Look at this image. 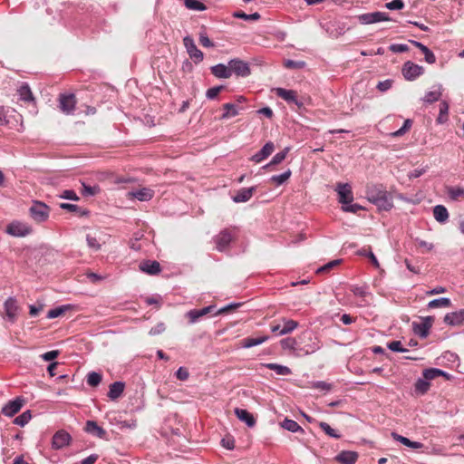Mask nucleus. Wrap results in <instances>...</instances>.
<instances>
[{
    "label": "nucleus",
    "mask_w": 464,
    "mask_h": 464,
    "mask_svg": "<svg viewBox=\"0 0 464 464\" xmlns=\"http://www.w3.org/2000/svg\"><path fill=\"white\" fill-rule=\"evenodd\" d=\"M228 65L230 66L231 75L234 73L237 77L246 78L251 74L249 63L241 59H231L228 62Z\"/></svg>",
    "instance_id": "obj_2"
},
{
    "label": "nucleus",
    "mask_w": 464,
    "mask_h": 464,
    "mask_svg": "<svg viewBox=\"0 0 464 464\" xmlns=\"http://www.w3.org/2000/svg\"><path fill=\"white\" fill-rule=\"evenodd\" d=\"M86 242H87L89 248H91L93 251L100 250V248L102 246L100 241L96 238V237L92 236L91 234H88L86 236Z\"/></svg>",
    "instance_id": "obj_49"
},
{
    "label": "nucleus",
    "mask_w": 464,
    "mask_h": 464,
    "mask_svg": "<svg viewBox=\"0 0 464 464\" xmlns=\"http://www.w3.org/2000/svg\"><path fill=\"white\" fill-rule=\"evenodd\" d=\"M402 75L408 81H413L423 73L422 66L412 62H406L402 66Z\"/></svg>",
    "instance_id": "obj_7"
},
{
    "label": "nucleus",
    "mask_w": 464,
    "mask_h": 464,
    "mask_svg": "<svg viewBox=\"0 0 464 464\" xmlns=\"http://www.w3.org/2000/svg\"><path fill=\"white\" fill-rule=\"evenodd\" d=\"M385 7L389 10H401L404 7L403 0H392L385 4Z\"/></svg>",
    "instance_id": "obj_59"
},
{
    "label": "nucleus",
    "mask_w": 464,
    "mask_h": 464,
    "mask_svg": "<svg viewBox=\"0 0 464 464\" xmlns=\"http://www.w3.org/2000/svg\"><path fill=\"white\" fill-rule=\"evenodd\" d=\"M434 322L433 316H425L421 317V321L420 323L413 322L412 323V330L415 334L424 339L428 337L430 334V330L432 327Z\"/></svg>",
    "instance_id": "obj_3"
},
{
    "label": "nucleus",
    "mask_w": 464,
    "mask_h": 464,
    "mask_svg": "<svg viewBox=\"0 0 464 464\" xmlns=\"http://www.w3.org/2000/svg\"><path fill=\"white\" fill-rule=\"evenodd\" d=\"M280 345L284 350L296 351L297 342L295 338L287 337L280 341Z\"/></svg>",
    "instance_id": "obj_42"
},
{
    "label": "nucleus",
    "mask_w": 464,
    "mask_h": 464,
    "mask_svg": "<svg viewBox=\"0 0 464 464\" xmlns=\"http://www.w3.org/2000/svg\"><path fill=\"white\" fill-rule=\"evenodd\" d=\"M125 388V383L123 382H114L110 385L108 397L111 400H117L121 396Z\"/></svg>",
    "instance_id": "obj_24"
},
{
    "label": "nucleus",
    "mask_w": 464,
    "mask_h": 464,
    "mask_svg": "<svg viewBox=\"0 0 464 464\" xmlns=\"http://www.w3.org/2000/svg\"><path fill=\"white\" fill-rule=\"evenodd\" d=\"M449 113V103L446 101H442L440 103V113L437 119L438 123L441 124L447 121Z\"/></svg>",
    "instance_id": "obj_41"
},
{
    "label": "nucleus",
    "mask_w": 464,
    "mask_h": 464,
    "mask_svg": "<svg viewBox=\"0 0 464 464\" xmlns=\"http://www.w3.org/2000/svg\"><path fill=\"white\" fill-rule=\"evenodd\" d=\"M292 171L288 169L285 172L279 175H274L270 178V181L275 183L277 186L284 184L290 177Z\"/></svg>",
    "instance_id": "obj_40"
},
{
    "label": "nucleus",
    "mask_w": 464,
    "mask_h": 464,
    "mask_svg": "<svg viewBox=\"0 0 464 464\" xmlns=\"http://www.w3.org/2000/svg\"><path fill=\"white\" fill-rule=\"evenodd\" d=\"M223 110L225 111L221 116V119H228L231 117H235L239 113L238 108L233 103H225L223 105Z\"/></svg>",
    "instance_id": "obj_37"
},
{
    "label": "nucleus",
    "mask_w": 464,
    "mask_h": 464,
    "mask_svg": "<svg viewBox=\"0 0 464 464\" xmlns=\"http://www.w3.org/2000/svg\"><path fill=\"white\" fill-rule=\"evenodd\" d=\"M183 44L186 48V51L190 57L194 61L195 63H199L204 59L203 53L197 47L193 38L189 35H187L183 38Z\"/></svg>",
    "instance_id": "obj_4"
},
{
    "label": "nucleus",
    "mask_w": 464,
    "mask_h": 464,
    "mask_svg": "<svg viewBox=\"0 0 464 464\" xmlns=\"http://www.w3.org/2000/svg\"><path fill=\"white\" fill-rule=\"evenodd\" d=\"M362 209H363V208L357 203H345L342 205V210L344 212L357 213Z\"/></svg>",
    "instance_id": "obj_52"
},
{
    "label": "nucleus",
    "mask_w": 464,
    "mask_h": 464,
    "mask_svg": "<svg viewBox=\"0 0 464 464\" xmlns=\"http://www.w3.org/2000/svg\"><path fill=\"white\" fill-rule=\"evenodd\" d=\"M290 150L289 147H285L283 150L277 152L271 160L269 163L264 166V169H268L273 165H277L281 163L286 158L288 152Z\"/></svg>",
    "instance_id": "obj_34"
},
{
    "label": "nucleus",
    "mask_w": 464,
    "mask_h": 464,
    "mask_svg": "<svg viewBox=\"0 0 464 464\" xmlns=\"http://www.w3.org/2000/svg\"><path fill=\"white\" fill-rule=\"evenodd\" d=\"M276 93L278 97L285 100L287 103H294L298 108H301L304 106V102L302 101L298 100V98L296 96V92L293 90L277 88V89H276Z\"/></svg>",
    "instance_id": "obj_13"
},
{
    "label": "nucleus",
    "mask_w": 464,
    "mask_h": 464,
    "mask_svg": "<svg viewBox=\"0 0 464 464\" xmlns=\"http://www.w3.org/2000/svg\"><path fill=\"white\" fill-rule=\"evenodd\" d=\"M387 191L377 187V186H372L367 188L366 194L367 198L370 202L373 204V199L376 198H382V194H386Z\"/></svg>",
    "instance_id": "obj_36"
},
{
    "label": "nucleus",
    "mask_w": 464,
    "mask_h": 464,
    "mask_svg": "<svg viewBox=\"0 0 464 464\" xmlns=\"http://www.w3.org/2000/svg\"><path fill=\"white\" fill-rule=\"evenodd\" d=\"M4 309L7 320L14 324L16 321L19 309L16 299L13 296L8 297L4 304Z\"/></svg>",
    "instance_id": "obj_12"
},
{
    "label": "nucleus",
    "mask_w": 464,
    "mask_h": 464,
    "mask_svg": "<svg viewBox=\"0 0 464 464\" xmlns=\"http://www.w3.org/2000/svg\"><path fill=\"white\" fill-rule=\"evenodd\" d=\"M388 349L396 353H406L407 349L403 348L401 341H392L387 343Z\"/></svg>",
    "instance_id": "obj_56"
},
{
    "label": "nucleus",
    "mask_w": 464,
    "mask_h": 464,
    "mask_svg": "<svg viewBox=\"0 0 464 464\" xmlns=\"http://www.w3.org/2000/svg\"><path fill=\"white\" fill-rule=\"evenodd\" d=\"M31 227L25 223L14 221L11 222L5 229V232L13 237H22L31 233Z\"/></svg>",
    "instance_id": "obj_6"
},
{
    "label": "nucleus",
    "mask_w": 464,
    "mask_h": 464,
    "mask_svg": "<svg viewBox=\"0 0 464 464\" xmlns=\"http://www.w3.org/2000/svg\"><path fill=\"white\" fill-rule=\"evenodd\" d=\"M450 305L451 301L448 297L436 298L428 303L429 309H434L439 307H450Z\"/></svg>",
    "instance_id": "obj_35"
},
{
    "label": "nucleus",
    "mask_w": 464,
    "mask_h": 464,
    "mask_svg": "<svg viewBox=\"0 0 464 464\" xmlns=\"http://www.w3.org/2000/svg\"><path fill=\"white\" fill-rule=\"evenodd\" d=\"M256 190V187L253 186L250 188H243L237 191L236 195L233 196L232 199L236 203H242L248 201L254 192Z\"/></svg>",
    "instance_id": "obj_19"
},
{
    "label": "nucleus",
    "mask_w": 464,
    "mask_h": 464,
    "mask_svg": "<svg viewBox=\"0 0 464 464\" xmlns=\"http://www.w3.org/2000/svg\"><path fill=\"white\" fill-rule=\"evenodd\" d=\"M199 43L202 46L211 48L214 47V43L208 38L206 32L199 33Z\"/></svg>",
    "instance_id": "obj_58"
},
{
    "label": "nucleus",
    "mask_w": 464,
    "mask_h": 464,
    "mask_svg": "<svg viewBox=\"0 0 464 464\" xmlns=\"http://www.w3.org/2000/svg\"><path fill=\"white\" fill-rule=\"evenodd\" d=\"M447 192L452 200H457L459 198L464 197V188L461 187H450L448 188Z\"/></svg>",
    "instance_id": "obj_45"
},
{
    "label": "nucleus",
    "mask_w": 464,
    "mask_h": 464,
    "mask_svg": "<svg viewBox=\"0 0 464 464\" xmlns=\"http://www.w3.org/2000/svg\"><path fill=\"white\" fill-rule=\"evenodd\" d=\"M184 5L188 10L193 11H205L207 9L206 5L199 0H184Z\"/></svg>",
    "instance_id": "obj_38"
},
{
    "label": "nucleus",
    "mask_w": 464,
    "mask_h": 464,
    "mask_svg": "<svg viewBox=\"0 0 464 464\" xmlns=\"http://www.w3.org/2000/svg\"><path fill=\"white\" fill-rule=\"evenodd\" d=\"M338 194V201L339 203H352L353 200V195L352 187L349 183H338L335 188Z\"/></svg>",
    "instance_id": "obj_9"
},
{
    "label": "nucleus",
    "mask_w": 464,
    "mask_h": 464,
    "mask_svg": "<svg viewBox=\"0 0 464 464\" xmlns=\"http://www.w3.org/2000/svg\"><path fill=\"white\" fill-rule=\"evenodd\" d=\"M31 418H32L31 411H25L14 420V423L20 427H24L30 421Z\"/></svg>",
    "instance_id": "obj_44"
},
{
    "label": "nucleus",
    "mask_w": 464,
    "mask_h": 464,
    "mask_svg": "<svg viewBox=\"0 0 464 464\" xmlns=\"http://www.w3.org/2000/svg\"><path fill=\"white\" fill-rule=\"evenodd\" d=\"M340 263H341L340 259H335V260L330 261L327 264H325L324 266L318 267L316 269V273L320 274V273L328 272L331 269H333L334 267H335L337 265H339Z\"/></svg>",
    "instance_id": "obj_54"
},
{
    "label": "nucleus",
    "mask_w": 464,
    "mask_h": 464,
    "mask_svg": "<svg viewBox=\"0 0 464 464\" xmlns=\"http://www.w3.org/2000/svg\"><path fill=\"white\" fill-rule=\"evenodd\" d=\"M414 387H415V392L417 393L424 394L429 391V389L430 387V383L424 377H423V379L419 378L416 381Z\"/></svg>",
    "instance_id": "obj_39"
},
{
    "label": "nucleus",
    "mask_w": 464,
    "mask_h": 464,
    "mask_svg": "<svg viewBox=\"0 0 464 464\" xmlns=\"http://www.w3.org/2000/svg\"><path fill=\"white\" fill-rule=\"evenodd\" d=\"M444 323L450 326L462 324L464 323V309L446 314Z\"/></svg>",
    "instance_id": "obj_16"
},
{
    "label": "nucleus",
    "mask_w": 464,
    "mask_h": 464,
    "mask_svg": "<svg viewBox=\"0 0 464 464\" xmlns=\"http://www.w3.org/2000/svg\"><path fill=\"white\" fill-rule=\"evenodd\" d=\"M161 271L160 265L158 261L147 260V274L158 275Z\"/></svg>",
    "instance_id": "obj_48"
},
{
    "label": "nucleus",
    "mask_w": 464,
    "mask_h": 464,
    "mask_svg": "<svg viewBox=\"0 0 464 464\" xmlns=\"http://www.w3.org/2000/svg\"><path fill=\"white\" fill-rule=\"evenodd\" d=\"M266 368L274 371L277 375H289L291 370L287 366L281 365L278 363L269 362L263 364Z\"/></svg>",
    "instance_id": "obj_33"
},
{
    "label": "nucleus",
    "mask_w": 464,
    "mask_h": 464,
    "mask_svg": "<svg viewBox=\"0 0 464 464\" xmlns=\"http://www.w3.org/2000/svg\"><path fill=\"white\" fill-rule=\"evenodd\" d=\"M441 95H442V86L440 84H439L437 86L436 90L427 92L422 100L424 102L432 103L434 102L439 101L440 99Z\"/></svg>",
    "instance_id": "obj_31"
},
{
    "label": "nucleus",
    "mask_w": 464,
    "mask_h": 464,
    "mask_svg": "<svg viewBox=\"0 0 464 464\" xmlns=\"http://www.w3.org/2000/svg\"><path fill=\"white\" fill-rule=\"evenodd\" d=\"M82 193L84 196H94L99 190L98 187H96V186L92 187V186L87 185L84 182H82Z\"/></svg>",
    "instance_id": "obj_57"
},
{
    "label": "nucleus",
    "mask_w": 464,
    "mask_h": 464,
    "mask_svg": "<svg viewBox=\"0 0 464 464\" xmlns=\"http://www.w3.org/2000/svg\"><path fill=\"white\" fill-rule=\"evenodd\" d=\"M30 215L38 223L44 222L49 218V207L40 201H35L29 208Z\"/></svg>",
    "instance_id": "obj_1"
},
{
    "label": "nucleus",
    "mask_w": 464,
    "mask_h": 464,
    "mask_svg": "<svg viewBox=\"0 0 464 464\" xmlns=\"http://www.w3.org/2000/svg\"><path fill=\"white\" fill-rule=\"evenodd\" d=\"M84 430L97 438L104 439L106 437V430L99 426L94 420H87Z\"/></svg>",
    "instance_id": "obj_21"
},
{
    "label": "nucleus",
    "mask_w": 464,
    "mask_h": 464,
    "mask_svg": "<svg viewBox=\"0 0 464 464\" xmlns=\"http://www.w3.org/2000/svg\"><path fill=\"white\" fill-rule=\"evenodd\" d=\"M433 216L439 223H445L449 219L448 209L443 205H437L433 208Z\"/></svg>",
    "instance_id": "obj_27"
},
{
    "label": "nucleus",
    "mask_w": 464,
    "mask_h": 464,
    "mask_svg": "<svg viewBox=\"0 0 464 464\" xmlns=\"http://www.w3.org/2000/svg\"><path fill=\"white\" fill-rule=\"evenodd\" d=\"M281 427L291 432H304L303 428L294 420L285 418L281 423Z\"/></svg>",
    "instance_id": "obj_32"
},
{
    "label": "nucleus",
    "mask_w": 464,
    "mask_h": 464,
    "mask_svg": "<svg viewBox=\"0 0 464 464\" xmlns=\"http://www.w3.org/2000/svg\"><path fill=\"white\" fill-rule=\"evenodd\" d=\"M308 335V339L310 341L309 343L304 344L299 350L303 352L304 354H311L318 351L322 347L321 341L317 336L313 335L311 333H304V335Z\"/></svg>",
    "instance_id": "obj_15"
},
{
    "label": "nucleus",
    "mask_w": 464,
    "mask_h": 464,
    "mask_svg": "<svg viewBox=\"0 0 464 464\" xmlns=\"http://www.w3.org/2000/svg\"><path fill=\"white\" fill-rule=\"evenodd\" d=\"M389 49L393 53H405L409 51V47L405 44H392L389 46Z\"/></svg>",
    "instance_id": "obj_62"
},
{
    "label": "nucleus",
    "mask_w": 464,
    "mask_h": 464,
    "mask_svg": "<svg viewBox=\"0 0 464 464\" xmlns=\"http://www.w3.org/2000/svg\"><path fill=\"white\" fill-rule=\"evenodd\" d=\"M358 453L353 450H342L334 459L341 464H354L358 459Z\"/></svg>",
    "instance_id": "obj_18"
},
{
    "label": "nucleus",
    "mask_w": 464,
    "mask_h": 464,
    "mask_svg": "<svg viewBox=\"0 0 464 464\" xmlns=\"http://www.w3.org/2000/svg\"><path fill=\"white\" fill-rule=\"evenodd\" d=\"M358 253L361 256H370V260L372 261V265L375 267H379V262L370 248H362V249L359 250Z\"/></svg>",
    "instance_id": "obj_55"
},
{
    "label": "nucleus",
    "mask_w": 464,
    "mask_h": 464,
    "mask_svg": "<svg viewBox=\"0 0 464 464\" xmlns=\"http://www.w3.org/2000/svg\"><path fill=\"white\" fill-rule=\"evenodd\" d=\"M306 63L304 61H294L288 59L284 62V66L287 69H303Z\"/></svg>",
    "instance_id": "obj_50"
},
{
    "label": "nucleus",
    "mask_w": 464,
    "mask_h": 464,
    "mask_svg": "<svg viewBox=\"0 0 464 464\" xmlns=\"http://www.w3.org/2000/svg\"><path fill=\"white\" fill-rule=\"evenodd\" d=\"M319 427L331 438L339 439L341 434L333 429L328 423L321 421Z\"/></svg>",
    "instance_id": "obj_46"
},
{
    "label": "nucleus",
    "mask_w": 464,
    "mask_h": 464,
    "mask_svg": "<svg viewBox=\"0 0 464 464\" xmlns=\"http://www.w3.org/2000/svg\"><path fill=\"white\" fill-rule=\"evenodd\" d=\"M392 437L396 440L403 444L404 446L414 449V450H420L423 447V444L419 441H412L409 440L406 437H403L396 432L392 433Z\"/></svg>",
    "instance_id": "obj_26"
},
{
    "label": "nucleus",
    "mask_w": 464,
    "mask_h": 464,
    "mask_svg": "<svg viewBox=\"0 0 464 464\" xmlns=\"http://www.w3.org/2000/svg\"><path fill=\"white\" fill-rule=\"evenodd\" d=\"M282 322H283V326H282V329L280 330V332H278V335L288 334L292 333L293 331H295L298 327V322H296V321L283 318Z\"/></svg>",
    "instance_id": "obj_30"
},
{
    "label": "nucleus",
    "mask_w": 464,
    "mask_h": 464,
    "mask_svg": "<svg viewBox=\"0 0 464 464\" xmlns=\"http://www.w3.org/2000/svg\"><path fill=\"white\" fill-rule=\"evenodd\" d=\"M351 291L354 295L364 297L369 294L367 285H353Z\"/></svg>",
    "instance_id": "obj_53"
},
{
    "label": "nucleus",
    "mask_w": 464,
    "mask_h": 464,
    "mask_svg": "<svg viewBox=\"0 0 464 464\" xmlns=\"http://www.w3.org/2000/svg\"><path fill=\"white\" fill-rule=\"evenodd\" d=\"M24 403V399L16 397L14 400L9 401L2 409V413L7 417H13L20 411Z\"/></svg>",
    "instance_id": "obj_11"
},
{
    "label": "nucleus",
    "mask_w": 464,
    "mask_h": 464,
    "mask_svg": "<svg viewBox=\"0 0 464 464\" xmlns=\"http://www.w3.org/2000/svg\"><path fill=\"white\" fill-rule=\"evenodd\" d=\"M357 19L362 24H372L379 22L392 20L389 14L384 12H372L362 14L357 16Z\"/></svg>",
    "instance_id": "obj_5"
},
{
    "label": "nucleus",
    "mask_w": 464,
    "mask_h": 464,
    "mask_svg": "<svg viewBox=\"0 0 464 464\" xmlns=\"http://www.w3.org/2000/svg\"><path fill=\"white\" fill-rule=\"evenodd\" d=\"M20 100L24 102H33L34 100L32 91L26 82H23L17 90Z\"/></svg>",
    "instance_id": "obj_29"
},
{
    "label": "nucleus",
    "mask_w": 464,
    "mask_h": 464,
    "mask_svg": "<svg viewBox=\"0 0 464 464\" xmlns=\"http://www.w3.org/2000/svg\"><path fill=\"white\" fill-rule=\"evenodd\" d=\"M235 414L241 421H244L248 427H253L256 424V420L253 417V415L245 409L236 408Z\"/></svg>",
    "instance_id": "obj_25"
},
{
    "label": "nucleus",
    "mask_w": 464,
    "mask_h": 464,
    "mask_svg": "<svg viewBox=\"0 0 464 464\" xmlns=\"http://www.w3.org/2000/svg\"><path fill=\"white\" fill-rule=\"evenodd\" d=\"M215 308L214 305H208L201 309H193L187 313V317L190 324L197 323L201 317L210 313Z\"/></svg>",
    "instance_id": "obj_20"
},
{
    "label": "nucleus",
    "mask_w": 464,
    "mask_h": 464,
    "mask_svg": "<svg viewBox=\"0 0 464 464\" xmlns=\"http://www.w3.org/2000/svg\"><path fill=\"white\" fill-rule=\"evenodd\" d=\"M412 126V121L407 119L404 121L403 125L396 131L391 133L392 137H401L404 135Z\"/></svg>",
    "instance_id": "obj_47"
},
{
    "label": "nucleus",
    "mask_w": 464,
    "mask_h": 464,
    "mask_svg": "<svg viewBox=\"0 0 464 464\" xmlns=\"http://www.w3.org/2000/svg\"><path fill=\"white\" fill-rule=\"evenodd\" d=\"M102 380V376L101 373L96 372H91L87 374V383L92 387L98 386Z\"/></svg>",
    "instance_id": "obj_43"
},
{
    "label": "nucleus",
    "mask_w": 464,
    "mask_h": 464,
    "mask_svg": "<svg viewBox=\"0 0 464 464\" xmlns=\"http://www.w3.org/2000/svg\"><path fill=\"white\" fill-rule=\"evenodd\" d=\"M232 238L233 236L230 230L227 228L223 229L213 239L216 244V249L219 252L227 250L232 241Z\"/></svg>",
    "instance_id": "obj_8"
},
{
    "label": "nucleus",
    "mask_w": 464,
    "mask_h": 464,
    "mask_svg": "<svg viewBox=\"0 0 464 464\" xmlns=\"http://www.w3.org/2000/svg\"><path fill=\"white\" fill-rule=\"evenodd\" d=\"M67 309H68V307L66 305H61V306L55 307L53 309H51L47 313V318L48 319H53V318L59 317L64 312H66Z\"/></svg>",
    "instance_id": "obj_51"
},
{
    "label": "nucleus",
    "mask_w": 464,
    "mask_h": 464,
    "mask_svg": "<svg viewBox=\"0 0 464 464\" xmlns=\"http://www.w3.org/2000/svg\"><path fill=\"white\" fill-rule=\"evenodd\" d=\"M392 82H393V81L391 79H387V80L379 82L377 84V89L382 92H387L388 90H390L392 88Z\"/></svg>",
    "instance_id": "obj_64"
},
{
    "label": "nucleus",
    "mask_w": 464,
    "mask_h": 464,
    "mask_svg": "<svg viewBox=\"0 0 464 464\" xmlns=\"http://www.w3.org/2000/svg\"><path fill=\"white\" fill-rule=\"evenodd\" d=\"M211 73L218 79H227L231 77V70L229 65L218 63L210 67Z\"/></svg>",
    "instance_id": "obj_22"
},
{
    "label": "nucleus",
    "mask_w": 464,
    "mask_h": 464,
    "mask_svg": "<svg viewBox=\"0 0 464 464\" xmlns=\"http://www.w3.org/2000/svg\"><path fill=\"white\" fill-rule=\"evenodd\" d=\"M373 204L380 209L384 211H389L393 207V202L392 198L386 194H382V198H376L373 199Z\"/></svg>",
    "instance_id": "obj_23"
},
{
    "label": "nucleus",
    "mask_w": 464,
    "mask_h": 464,
    "mask_svg": "<svg viewBox=\"0 0 464 464\" xmlns=\"http://www.w3.org/2000/svg\"><path fill=\"white\" fill-rule=\"evenodd\" d=\"M275 146L271 141L266 142L262 149L251 157V160L259 163L266 159L274 151Z\"/></svg>",
    "instance_id": "obj_17"
},
{
    "label": "nucleus",
    "mask_w": 464,
    "mask_h": 464,
    "mask_svg": "<svg viewBox=\"0 0 464 464\" xmlns=\"http://www.w3.org/2000/svg\"><path fill=\"white\" fill-rule=\"evenodd\" d=\"M223 88L222 85L209 88L206 92V97L209 100H214Z\"/></svg>",
    "instance_id": "obj_63"
},
{
    "label": "nucleus",
    "mask_w": 464,
    "mask_h": 464,
    "mask_svg": "<svg viewBox=\"0 0 464 464\" xmlns=\"http://www.w3.org/2000/svg\"><path fill=\"white\" fill-rule=\"evenodd\" d=\"M269 339L268 336L264 335L260 337H247L242 340L241 346L243 348H251L259 344L264 343Z\"/></svg>",
    "instance_id": "obj_28"
},
{
    "label": "nucleus",
    "mask_w": 464,
    "mask_h": 464,
    "mask_svg": "<svg viewBox=\"0 0 464 464\" xmlns=\"http://www.w3.org/2000/svg\"><path fill=\"white\" fill-rule=\"evenodd\" d=\"M71 441V435L65 430H58L53 436L52 440V446L55 450L63 449V447L69 445Z\"/></svg>",
    "instance_id": "obj_14"
},
{
    "label": "nucleus",
    "mask_w": 464,
    "mask_h": 464,
    "mask_svg": "<svg viewBox=\"0 0 464 464\" xmlns=\"http://www.w3.org/2000/svg\"><path fill=\"white\" fill-rule=\"evenodd\" d=\"M75 97L73 94H61L59 98V108L65 114H72L75 110Z\"/></svg>",
    "instance_id": "obj_10"
},
{
    "label": "nucleus",
    "mask_w": 464,
    "mask_h": 464,
    "mask_svg": "<svg viewBox=\"0 0 464 464\" xmlns=\"http://www.w3.org/2000/svg\"><path fill=\"white\" fill-rule=\"evenodd\" d=\"M143 234L140 232H138L135 234V237L130 239V248L134 250H140L141 248V243H139V241L142 238Z\"/></svg>",
    "instance_id": "obj_60"
},
{
    "label": "nucleus",
    "mask_w": 464,
    "mask_h": 464,
    "mask_svg": "<svg viewBox=\"0 0 464 464\" xmlns=\"http://www.w3.org/2000/svg\"><path fill=\"white\" fill-rule=\"evenodd\" d=\"M439 369L437 368H429L425 369L422 372L423 377L427 381L433 380L438 377Z\"/></svg>",
    "instance_id": "obj_61"
}]
</instances>
